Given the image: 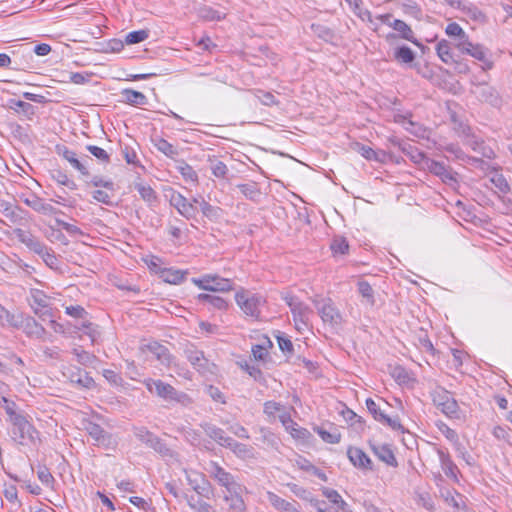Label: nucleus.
Wrapping results in <instances>:
<instances>
[{"instance_id":"58","label":"nucleus","mask_w":512,"mask_h":512,"mask_svg":"<svg viewBox=\"0 0 512 512\" xmlns=\"http://www.w3.org/2000/svg\"><path fill=\"white\" fill-rule=\"evenodd\" d=\"M65 312L69 316H71L73 318H78V319H85L86 316L88 315V312L84 309V307H82L80 305L67 306L65 308Z\"/></svg>"},{"instance_id":"29","label":"nucleus","mask_w":512,"mask_h":512,"mask_svg":"<svg viewBox=\"0 0 512 512\" xmlns=\"http://www.w3.org/2000/svg\"><path fill=\"white\" fill-rule=\"evenodd\" d=\"M58 153L63 156L65 160H67L73 168L78 170L82 175L88 176L89 171L87 168L77 159L76 153L69 150L67 147H58Z\"/></svg>"},{"instance_id":"23","label":"nucleus","mask_w":512,"mask_h":512,"mask_svg":"<svg viewBox=\"0 0 512 512\" xmlns=\"http://www.w3.org/2000/svg\"><path fill=\"white\" fill-rule=\"evenodd\" d=\"M267 499L275 509L281 512H299L296 502H288L271 491L267 492Z\"/></svg>"},{"instance_id":"61","label":"nucleus","mask_w":512,"mask_h":512,"mask_svg":"<svg viewBox=\"0 0 512 512\" xmlns=\"http://www.w3.org/2000/svg\"><path fill=\"white\" fill-rule=\"evenodd\" d=\"M256 97L262 104H264L266 106H272V105L278 104V102L275 99V96L271 92L258 90L256 93Z\"/></svg>"},{"instance_id":"5","label":"nucleus","mask_w":512,"mask_h":512,"mask_svg":"<svg viewBox=\"0 0 512 512\" xmlns=\"http://www.w3.org/2000/svg\"><path fill=\"white\" fill-rule=\"evenodd\" d=\"M434 405L448 417H456L458 413V403L452 397L451 393L442 387H437L431 392Z\"/></svg>"},{"instance_id":"9","label":"nucleus","mask_w":512,"mask_h":512,"mask_svg":"<svg viewBox=\"0 0 512 512\" xmlns=\"http://www.w3.org/2000/svg\"><path fill=\"white\" fill-rule=\"evenodd\" d=\"M19 198L25 205L39 214L55 215L60 213L58 209L34 193H22L19 195Z\"/></svg>"},{"instance_id":"59","label":"nucleus","mask_w":512,"mask_h":512,"mask_svg":"<svg viewBox=\"0 0 512 512\" xmlns=\"http://www.w3.org/2000/svg\"><path fill=\"white\" fill-rule=\"evenodd\" d=\"M366 407L368 411L372 414L373 418L378 422L379 418H381V415L385 414L381 407L371 398H368L366 400Z\"/></svg>"},{"instance_id":"16","label":"nucleus","mask_w":512,"mask_h":512,"mask_svg":"<svg viewBox=\"0 0 512 512\" xmlns=\"http://www.w3.org/2000/svg\"><path fill=\"white\" fill-rule=\"evenodd\" d=\"M278 417L282 425L290 432L293 438L307 439L310 436V432L306 428L299 427L297 423L293 421L288 411H283Z\"/></svg>"},{"instance_id":"35","label":"nucleus","mask_w":512,"mask_h":512,"mask_svg":"<svg viewBox=\"0 0 512 512\" xmlns=\"http://www.w3.org/2000/svg\"><path fill=\"white\" fill-rule=\"evenodd\" d=\"M134 436L147 447L151 448L154 441L157 439V435L149 431L146 427H135L133 429Z\"/></svg>"},{"instance_id":"46","label":"nucleus","mask_w":512,"mask_h":512,"mask_svg":"<svg viewBox=\"0 0 512 512\" xmlns=\"http://www.w3.org/2000/svg\"><path fill=\"white\" fill-rule=\"evenodd\" d=\"M330 248L334 255H346L349 251V244L346 238L342 236H336L333 238Z\"/></svg>"},{"instance_id":"27","label":"nucleus","mask_w":512,"mask_h":512,"mask_svg":"<svg viewBox=\"0 0 512 512\" xmlns=\"http://www.w3.org/2000/svg\"><path fill=\"white\" fill-rule=\"evenodd\" d=\"M85 430L98 445L106 444L110 439L109 434L97 423L88 421L85 424Z\"/></svg>"},{"instance_id":"34","label":"nucleus","mask_w":512,"mask_h":512,"mask_svg":"<svg viewBox=\"0 0 512 512\" xmlns=\"http://www.w3.org/2000/svg\"><path fill=\"white\" fill-rule=\"evenodd\" d=\"M393 57L400 64H411L416 55L410 47L402 45L394 50Z\"/></svg>"},{"instance_id":"3","label":"nucleus","mask_w":512,"mask_h":512,"mask_svg":"<svg viewBox=\"0 0 512 512\" xmlns=\"http://www.w3.org/2000/svg\"><path fill=\"white\" fill-rule=\"evenodd\" d=\"M11 328L22 329V331L30 338L44 340L46 329L38 323L33 317L24 315L23 313H15L11 318Z\"/></svg>"},{"instance_id":"32","label":"nucleus","mask_w":512,"mask_h":512,"mask_svg":"<svg viewBox=\"0 0 512 512\" xmlns=\"http://www.w3.org/2000/svg\"><path fill=\"white\" fill-rule=\"evenodd\" d=\"M323 495L333 504L337 505L338 509L342 512H351V509L346 501L343 500L341 495L334 489L327 487L322 488Z\"/></svg>"},{"instance_id":"48","label":"nucleus","mask_w":512,"mask_h":512,"mask_svg":"<svg viewBox=\"0 0 512 512\" xmlns=\"http://www.w3.org/2000/svg\"><path fill=\"white\" fill-rule=\"evenodd\" d=\"M358 291L369 305L375 304L374 290L367 281L358 282Z\"/></svg>"},{"instance_id":"15","label":"nucleus","mask_w":512,"mask_h":512,"mask_svg":"<svg viewBox=\"0 0 512 512\" xmlns=\"http://www.w3.org/2000/svg\"><path fill=\"white\" fill-rule=\"evenodd\" d=\"M14 235L24 245H26L27 248H29L34 253L40 255L47 246L41 242L37 237L32 235L29 231H25L20 228L14 229Z\"/></svg>"},{"instance_id":"2","label":"nucleus","mask_w":512,"mask_h":512,"mask_svg":"<svg viewBox=\"0 0 512 512\" xmlns=\"http://www.w3.org/2000/svg\"><path fill=\"white\" fill-rule=\"evenodd\" d=\"M12 424V438L20 445L35 444L38 438V431L24 417H14Z\"/></svg>"},{"instance_id":"1","label":"nucleus","mask_w":512,"mask_h":512,"mask_svg":"<svg viewBox=\"0 0 512 512\" xmlns=\"http://www.w3.org/2000/svg\"><path fill=\"white\" fill-rule=\"evenodd\" d=\"M145 385L149 392L155 393L166 401H175L185 406L192 403V399L186 393L177 391L172 385L162 380L148 379Z\"/></svg>"},{"instance_id":"51","label":"nucleus","mask_w":512,"mask_h":512,"mask_svg":"<svg viewBox=\"0 0 512 512\" xmlns=\"http://www.w3.org/2000/svg\"><path fill=\"white\" fill-rule=\"evenodd\" d=\"M391 375L399 384H407L412 380L410 373L399 365L392 368Z\"/></svg>"},{"instance_id":"45","label":"nucleus","mask_w":512,"mask_h":512,"mask_svg":"<svg viewBox=\"0 0 512 512\" xmlns=\"http://www.w3.org/2000/svg\"><path fill=\"white\" fill-rule=\"evenodd\" d=\"M198 16L205 21L221 20L224 14L209 6H201L197 10Z\"/></svg>"},{"instance_id":"50","label":"nucleus","mask_w":512,"mask_h":512,"mask_svg":"<svg viewBox=\"0 0 512 512\" xmlns=\"http://www.w3.org/2000/svg\"><path fill=\"white\" fill-rule=\"evenodd\" d=\"M379 422L383 425L390 427L394 431H399L401 433H405L406 431L403 425L401 424L398 416L389 417L385 413L384 415H381V418H379Z\"/></svg>"},{"instance_id":"24","label":"nucleus","mask_w":512,"mask_h":512,"mask_svg":"<svg viewBox=\"0 0 512 512\" xmlns=\"http://www.w3.org/2000/svg\"><path fill=\"white\" fill-rule=\"evenodd\" d=\"M389 26L397 31L402 39L412 42L416 46H421L418 40L414 37V32L411 27L402 20L395 19Z\"/></svg>"},{"instance_id":"39","label":"nucleus","mask_w":512,"mask_h":512,"mask_svg":"<svg viewBox=\"0 0 512 512\" xmlns=\"http://www.w3.org/2000/svg\"><path fill=\"white\" fill-rule=\"evenodd\" d=\"M237 188L249 200L256 201L261 195V191L256 182H249L245 184H238Z\"/></svg>"},{"instance_id":"41","label":"nucleus","mask_w":512,"mask_h":512,"mask_svg":"<svg viewBox=\"0 0 512 512\" xmlns=\"http://www.w3.org/2000/svg\"><path fill=\"white\" fill-rule=\"evenodd\" d=\"M186 274H187L186 271L173 270V269H164L162 271L161 277L167 283L179 284V283H181L185 279Z\"/></svg>"},{"instance_id":"8","label":"nucleus","mask_w":512,"mask_h":512,"mask_svg":"<svg viewBox=\"0 0 512 512\" xmlns=\"http://www.w3.org/2000/svg\"><path fill=\"white\" fill-rule=\"evenodd\" d=\"M193 282L200 289L212 292H228L234 289L230 279L222 278L217 274H207L199 279L194 278Z\"/></svg>"},{"instance_id":"56","label":"nucleus","mask_w":512,"mask_h":512,"mask_svg":"<svg viewBox=\"0 0 512 512\" xmlns=\"http://www.w3.org/2000/svg\"><path fill=\"white\" fill-rule=\"evenodd\" d=\"M264 413L268 416H274L276 413L281 414L283 411H287L285 407L275 401H266L264 403Z\"/></svg>"},{"instance_id":"22","label":"nucleus","mask_w":512,"mask_h":512,"mask_svg":"<svg viewBox=\"0 0 512 512\" xmlns=\"http://www.w3.org/2000/svg\"><path fill=\"white\" fill-rule=\"evenodd\" d=\"M200 426L207 436L216 441L219 445L227 447V443L230 442L231 437L227 436L223 429L210 423H202Z\"/></svg>"},{"instance_id":"62","label":"nucleus","mask_w":512,"mask_h":512,"mask_svg":"<svg viewBox=\"0 0 512 512\" xmlns=\"http://www.w3.org/2000/svg\"><path fill=\"white\" fill-rule=\"evenodd\" d=\"M200 208L204 216L208 218H216L218 216L219 208L212 206L204 199L200 202Z\"/></svg>"},{"instance_id":"13","label":"nucleus","mask_w":512,"mask_h":512,"mask_svg":"<svg viewBox=\"0 0 512 512\" xmlns=\"http://www.w3.org/2000/svg\"><path fill=\"white\" fill-rule=\"evenodd\" d=\"M426 168L435 176H438L445 183L456 182V173L450 167H447L443 162H438L431 159H426Z\"/></svg>"},{"instance_id":"40","label":"nucleus","mask_w":512,"mask_h":512,"mask_svg":"<svg viewBox=\"0 0 512 512\" xmlns=\"http://www.w3.org/2000/svg\"><path fill=\"white\" fill-rule=\"evenodd\" d=\"M155 147L169 158H175L178 155V150L171 143L164 138L153 139Z\"/></svg>"},{"instance_id":"38","label":"nucleus","mask_w":512,"mask_h":512,"mask_svg":"<svg viewBox=\"0 0 512 512\" xmlns=\"http://www.w3.org/2000/svg\"><path fill=\"white\" fill-rule=\"evenodd\" d=\"M436 52L439 58L446 64H451L455 61L451 52L450 43L447 40L443 39L437 43Z\"/></svg>"},{"instance_id":"36","label":"nucleus","mask_w":512,"mask_h":512,"mask_svg":"<svg viewBox=\"0 0 512 512\" xmlns=\"http://www.w3.org/2000/svg\"><path fill=\"white\" fill-rule=\"evenodd\" d=\"M208 162L210 170L215 177L222 179L226 178L229 170L224 162L220 161L215 156H209Z\"/></svg>"},{"instance_id":"19","label":"nucleus","mask_w":512,"mask_h":512,"mask_svg":"<svg viewBox=\"0 0 512 512\" xmlns=\"http://www.w3.org/2000/svg\"><path fill=\"white\" fill-rule=\"evenodd\" d=\"M347 456L350 462L357 468L362 470H372V461L367 454L360 448L349 447Z\"/></svg>"},{"instance_id":"20","label":"nucleus","mask_w":512,"mask_h":512,"mask_svg":"<svg viewBox=\"0 0 512 512\" xmlns=\"http://www.w3.org/2000/svg\"><path fill=\"white\" fill-rule=\"evenodd\" d=\"M369 445L371 450L378 457L379 460L392 467H396L398 465L395 455L389 445H378L373 443L372 441H369Z\"/></svg>"},{"instance_id":"26","label":"nucleus","mask_w":512,"mask_h":512,"mask_svg":"<svg viewBox=\"0 0 512 512\" xmlns=\"http://www.w3.org/2000/svg\"><path fill=\"white\" fill-rule=\"evenodd\" d=\"M245 490H236V492H227L224 500L229 504V510L234 512H246V504L242 497Z\"/></svg>"},{"instance_id":"14","label":"nucleus","mask_w":512,"mask_h":512,"mask_svg":"<svg viewBox=\"0 0 512 512\" xmlns=\"http://www.w3.org/2000/svg\"><path fill=\"white\" fill-rule=\"evenodd\" d=\"M0 209L3 217L13 225H22L26 222V211L19 206H13L8 202H1Z\"/></svg>"},{"instance_id":"28","label":"nucleus","mask_w":512,"mask_h":512,"mask_svg":"<svg viewBox=\"0 0 512 512\" xmlns=\"http://www.w3.org/2000/svg\"><path fill=\"white\" fill-rule=\"evenodd\" d=\"M8 106L10 109L14 110L16 113L22 114L27 119H32L36 113V109L32 104L21 100L10 99L8 101Z\"/></svg>"},{"instance_id":"44","label":"nucleus","mask_w":512,"mask_h":512,"mask_svg":"<svg viewBox=\"0 0 512 512\" xmlns=\"http://www.w3.org/2000/svg\"><path fill=\"white\" fill-rule=\"evenodd\" d=\"M135 189L138 191L141 198L148 204L152 205L153 203L156 202L157 195H156L155 191L149 185H144L142 183H136Z\"/></svg>"},{"instance_id":"42","label":"nucleus","mask_w":512,"mask_h":512,"mask_svg":"<svg viewBox=\"0 0 512 512\" xmlns=\"http://www.w3.org/2000/svg\"><path fill=\"white\" fill-rule=\"evenodd\" d=\"M51 177L58 184L68 187L71 190L77 189V184L71 180L68 175L60 169L51 171Z\"/></svg>"},{"instance_id":"49","label":"nucleus","mask_w":512,"mask_h":512,"mask_svg":"<svg viewBox=\"0 0 512 512\" xmlns=\"http://www.w3.org/2000/svg\"><path fill=\"white\" fill-rule=\"evenodd\" d=\"M72 353L76 356L77 361L84 366H90L97 360L95 355L80 348H74Z\"/></svg>"},{"instance_id":"31","label":"nucleus","mask_w":512,"mask_h":512,"mask_svg":"<svg viewBox=\"0 0 512 512\" xmlns=\"http://www.w3.org/2000/svg\"><path fill=\"white\" fill-rule=\"evenodd\" d=\"M50 305V297H48L43 291L33 289L30 292V306L35 310H42L46 306Z\"/></svg>"},{"instance_id":"4","label":"nucleus","mask_w":512,"mask_h":512,"mask_svg":"<svg viewBox=\"0 0 512 512\" xmlns=\"http://www.w3.org/2000/svg\"><path fill=\"white\" fill-rule=\"evenodd\" d=\"M237 305L247 315L254 319H258L260 316V306L265 303L262 296L258 294H252L251 292L241 289L235 295Z\"/></svg>"},{"instance_id":"47","label":"nucleus","mask_w":512,"mask_h":512,"mask_svg":"<svg viewBox=\"0 0 512 512\" xmlns=\"http://www.w3.org/2000/svg\"><path fill=\"white\" fill-rule=\"evenodd\" d=\"M155 452L160 454L163 458L172 459L176 457L175 451L170 449L166 443L159 437L154 441L153 446L151 447Z\"/></svg>"},{"instance_id":"6","label":"nucleus","mask_w":512,"mask_h":512,"mask_svg":"<svg viewBox=\"0 0 512 512\" xmlns=\"http://www.w3.org/2000/svg\"><path fill=\"white\" fill-rule=\"evenodd\" d=\"M284 300L291 310L296 329L298 331L307 329L309 315L312 313V310L309 308V306L303 302H300L294 296H286Z\"/></svg>"},{"instance_id":"18","label":"nucleus","mask_w":512,"mask_h":512,"mask_svg":"<svg viewBox=\"0 0 512 512\" xmlns=\"http://www.w3.org/2000/svg\"><path fill=\"white\" fill-rule=\"evenodd\" d=\"M437 455L444 474L454 482H458L459 469L451 459L449 453L442 448H437Z\"/></svg>"},{"instance_id":"43","label":"nucleus","mask_w":512,"mask_h":512,"mask_svg":"<svg viewBox=\"0 0 512 512\" xmlns=\"http://www.w3.org/2000/svg\"><path fill=\"white\" fill-rule=\"evenodd\" d=\"M198 299L199 301L203 303H208L212 307L219 310L226 309L227 307V302L222 297L219 296L202 293L198 295Z\"/></svg>"},{"instance_id":"10","label":"nucleus","mask_w":512,"mask_h":512,"mask_svg":"<svg viewBox=\"0 0 512 512\" xmlns=\"http://www.w3.org/2000/svg\"><path fill=\"white\" fill-rule=\"evenodd\" d=\"M185 357L191 363V365L200 373L211 372V367L215 365L210 363L209 360L204 356V352L198 350L193 345L188 346L185 350Z\"/></svg>"},{"instance_id":"52","label":"nucleus","mask_w":512,"mask_h":512,"mask_svg":"<svg viewBox=\"0 0 512 512\" xmlns=\"http://www.w3.org/2000/svg\"><path fill=\"white\" fill-rule=\"evenodd\" d=\"M149 37L148 30H138L128 33L125 37V43L128 45L137 44L145 41Z\"/></svg>"},{"instance_id":"57","label":"nucleus","mask_w":512,"mask_h":512,"mask_svg":"<svg viewBox=\"0 0 512 512\" xmlns=\"http://www.w3.org/2000/svg\"><path fill=\"white\" fill-rule=\"evenodd\" d=\"M86 149L100 161L105 162V163L110 162V156L104 149H102L98 146H95V145H88V146H86Z\"/></svg>"},{"instance_id":"33","label":"nucleus","mask_w":512,"mask_h":512,"mask_svg":"<svg viewBox=\"0 0 512 512\" xmlns=\"http://www.w3.org/2000/svg\"><path fill=\"white\" fill-rule=\"evenodd\" d=\"M121 94L124 101L133 106H143L148 102L147 97L142 92L133 89H124Z\"/></svg>"},{"instance_id":"21","label":"nucleus","mask_w":512,"mask_h":512,"mask_svg":"<svg viewBox=\"0 0 512 512\" xmlns=\"http://www.w3.org/2000/svg\"><path fill=\"white\" fill-rule=\"evenodd\" d=\"M147 348L162 365L169 367L172 364L173 356L166 346L158 342H152Z\"/></svg>"},{"instance_id":"17","label":"nucleus","mask_w":512,"mask_h":512,"mask_svg":"<svg viewBox=\"0 0 512 512\" xmlns=\"http://www.w3.org/2000/svg\"><path fill=\"white\" fill-rule=\"evenodd\" d=\"M170 203L175 207L178 212L187 219H190L196 214V207L192 202H189L182 194L173 193L170 198Z\"/></svg>"},{"instance_id":"12","label":"nucleus","mask_w":512,"mask_h":512,"mask_svg":"<svg viewBox=\"0 0 512 512\" xmlns=\"http://www.w3.org/2000/svg\"><path fill=\"white\" fill-rule=\"evenodd\" d=\"M474 94L482 101L494 107H499L502 104V98L496 88L487 84H479L475 87Z\"/></svg>"},{"instance_id":"25","label":"nucleus","mask_w":512,"mask_h":512,"mask_svg":"<svg viewBox=\"0 0 512 512\" xmlns=\"http://www.w3.org/2000/svg\"><path fill=\"white\" fill-rule=\"evenodd\" d=\"M69 379L72 383H75L83 388L91 389L95 386L93 378L86 371H83L77 367L71 371Z\"/></svg>"},{"instance_id":"55","label":"nucleus","mask_w":512,"mask_h":512,"mask_svg":"<svg viewBox=\"0 0 512 512\" xmlns=\"http://www.w3.org/2000/svg\"><path fill=\"white\" fill-rule=\"evenodd\" d=\"M352 148L361 156H363L366 160L372 161V159H378L376 151L367 145H363L359 142H356L353 144Z\"/></svg>"},{"instance_id":"30","label":"nucleus","mask_w":512,"mask_h":512,"mask_svg":"<svg viewBox=\"0 0 512 512\" xmlns=\"http://www.w3.org/2000/svg\"><path fill=\"white\" fill-rule=\"evenodd\" d=\"M464 53L481 61L483 63V69H491L493 66V63L487 58L486 49L482 45L472 43L471 47H469Z\"/></svg>"},{"instance_id":"54","label":"nucleus","mask_w":512,"mask_h":512,"mask_svg":"<svg viewBox=\"0 0 512 512\" xmlns=\"http://www.w3.org/2000/svg\"><path fill=\"white\" fill-rule=\"evenodd\" d=\"M37 477L44 485L53 488L55 479L45 465L38 466Z\"/></svg>"},{"instance_id":"37","label":"nucleus","mask_w":512,"mask_h":512,"mask_svg":"<svg viewBox=\"0 0 512 512\" xmlns=\"http://www.w3.org/2000/svg\"><path fill=\"white\" fill-rule=\"evenodd\" d=\"M313 430L321 437V439L329 444H337L341 440V433L337 428H333V431H327L322 427L316 426Z\"/></svg>"},{"instance_id":"11","label":"nucleus","mask_w":512,"mask_h":512,"mask_svg":"<svg viewBox=\"0 0 512 512\" xmlns=\"http://www.w3.org/2000/svg\"><path fill=\"white\" fill-rule=\"evenodd\" d=\"M319 304L320 303L317 302L316 306L323 322L329 323L332 326H337L342 323V316L330 299L323 302L321 306H319Z\"/></svg>"},{"instance_id":"60","label":"nucleus","mask_w":512,"mask_h":512,"mask_svg":"<svg viewBox=\"0 0 512 512\" xmlns=\"http://www.w3.org/2000/svg\"><path fill=\"white\" fill-rule=\"evenodd\" d=\"M441 433L452 443L459 444V437L456 431L452 428H450L448 425L441 423V425L438 426Z\"/></svg>"},{"instance_id":"63","label":"nucleus","mask_w":512,"mask_h":512,"mask_svg":"<svg viewBox=\"0 0 512 512\" xmlns=\"http://www.w3.org/2000/svg\"><path fill=\"white\" fill-rule=\"evenodd\" d=\"M179 170L185 180L192 182H196L198 180L197 173L190 165L183 163V165L179 167Z\"/></svg>"},{"instance_id":"53","label":"nucleus","mask_w":512,"mask_h":512,"mask_svg":"<svg viewBox=\"0 0 512 512\" xmlns=\"http://www.w3.org/2000/svg\"><path fill=\"white\" fill-rule=\"evenodd\" d=\"M44 263L53 270L59 269V261L56 257L55 253L51 250L46 248L40 255H39Z\"/></svg>"},{"instance_id":"64","label":"nucleus","mask_w":512,"mask_h":512,"mask_svg":"<svg viewBox=\"0 0 512 512\" xmlns=\"http://www.w3.org/2000/svg\"><path fill=\"white\" fill-rule=\"evenodd\" d=\"M445 32L449 37H452L455 39L456 37H463V33L465 31L462 29V27L458 23L452 22L447 25Z\"/></svg>"},{"instance_id":"7","label":"nucleus","mask_w":512,"mask_h":512,"mask_svg":"<svg viewBox=\"0 0 512 512\" xmlns=\"http://www.w3.org/2000/svg\"><path fill=\"white\" fill-rule=\"evenodd\" d=\"M209 473L211 477L227 492H236V490H246V488L235 480V477L221 467L217 462H210Z\"/></svg>"}]
</instances>
